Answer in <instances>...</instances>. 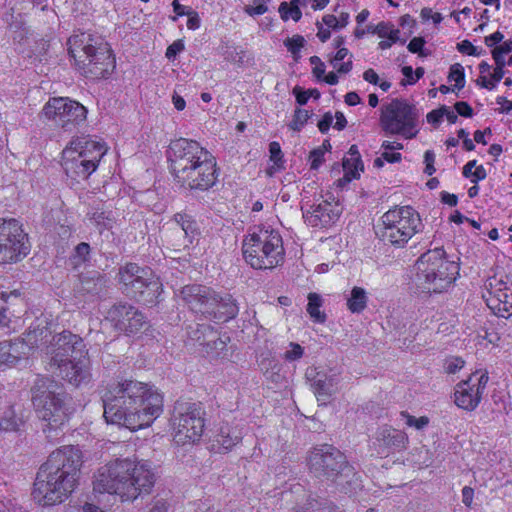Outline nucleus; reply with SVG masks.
Wrapping results in <instances>:
<instances>
[{
    "label": "nucleus",
    "instance_id": "9d476101",
    "mask_svg": "<svg viewBox=\"0 0 512 512\" xmlns=\"http://www.w3.org/2000/svg\"><path fill=\"white\" fill-rule=\"evenodd\" d=\"M118 275L126 294L137 302L149 307L159 303L163 284L151 268L130 262L119 269Z\"/></svg>",
    "mask_w": 512,
    "mask_h": 512
},
{
    "label": "nucleus",
    "instance_id": "a19ab883",
    "mask_svg": "<svg viewBox=\"0 0 512 512\" xmlns=\"http://www.w3.org/2000/svg\"><path fill=\"white\" fill-rule=\"evenodd\" d=\"M343 169L345 180L351 181L353 179H357L360 177V171H363V162L360 160L359 163H356V160L344 158Z\"/></svg>",
    "mask_w": 512,
    "mask_h": 512
},
{
    "label": "nucleus",
    "instance_id": "20e7f679",
    "mask_svg": "<svg viewBox=\"0 0 512 512\" xmlns=\"http://www.w3.org/2000/svg\"><path fill=\"white\" fill-rule=\"evenodd\" d=\"M156 481L151 466L136 459H116L99 468L93 481L94 491L109 493L132 502L142 494H149Z\"/></svg>",
    "mask_w": 512,
    "mask_h": 512
},
{
    "label": "nucleus",
    "instance_id": "c03bdc74",
    "mask_svg": "<svg viewBox=\"0 0 512 512\" xmlns=\"http://www.w3.org/2000/svg\"><path fill=\"white\" fill-rule=\"evenodd\" d=\"M402 160V154L400 152H391V150H384L379 157H377L373 165L377 168H382L387 163H399Z\"/></svg>",
    "mask_w": 512,
    "mask_h": 512
},
{
    "label": "nucleus",
    "instance_id": "774afa93",
    "mask_svg": "<svg viewBox=\"0 0 512 512\" xmlns=\"http://www.w3.org/2000/svg\"><path fill=\"white\" fill-rule=\"evenodd\" d=\"M363 79L370 84L377 85L379 76L374 69L368 68L363 72Z\"/></svg>",
    "mask_w": 512,
    "mask_h": 512
},
{
    "label": "nucleus",
    "instance_id": "b1692460",
    "mask_svg": "<svg viewBox=\"0 0 512 512\" xmlns=\"http://www.w3.org/2000/svg\"><path fill=\"white\" fill-rule=\"evenodd\" d=\"M58 368L63 378L76 387L90 381L91 373L88 352L80 353L79 356L66 360Z\"/></svg>",
    "mask_w": 512,
    "mask_h": 512
},
{
    "label": "nucleus",
    "instance_id": "a878e982",
    "mask_svg": "<svg viewBox=\"0 0 512 512\" xmlns=\"http://www.w3.org/2000/svg\"><path fill=\"white\" fill-rule=\"evenodd\" d=\"M183 300L193 309L207 316L205 308L215 301V290L201 284L185 285L181 290Z\"/></svg>",
    "mask_w": 512,
    "mask_h": 512
},
{
    "label": "nucleus",
    "instance_id": "aec40b11",
    "mask_svg": "<svg viewBox=\"0 0 512 512\" xmlns=\"http://www.w3.org/2000/svg\"><path fill=\"white\" fill-rule=\"evenodd\" d=\"M171 221L175 226L165 234L167 243L174 251L189 248L199 234L196 220L185 212H178L174 214Z\"/></svg>",
    "mask_w": 512,
    "mask_h": 512
},
{
    "label": "nucleus",
    "instance_id": "e2e57ef3",
    "mask_svg": "<svg viewBox=\"0 0 512 512\" xmlns=\"http://www.w3.org/2000/svg\"><path fill=\"white\" fill-rule=\"evenodd\" d=\"M443 111L444 110L442 109V106L438 109H433L432 111H430L426 116L427 122L432 125L439 124L442 118L444 117Z\"/></svg>",
    "mask_w": 512,
    "mask_h": 512
},
{
    "label": "nucleus",
    "instance_id": "052dcab7",
    "mask_svg": "<svg viewBox=\"0 0 512 512\" xmlns=\"http://www.w3.org/2000/svg\"><path fill=\"white\" fill-rule=\"evenodd\" d=\"M292 93L295 96L296 103L300 106L307 104L310 99L307 90H303L298 85L293 88Z\"/></svg>",
    "mask_w": 512,
    "mask_h": 512
},
{
    "label": "nucleus",
    "instance_id": "69168bd1",
    "mask_svg": "<svg viewBox=\"0 0 512 512\" xmlns=\"http://www.w3.org/2000/svg\"><path fill=\"white\" fill-rule=\"evenodd\" d=\"M491 52H494L496 54H499V55H506V54H509L510 52H512V40H506V41H502L501 44H499L498 46H495Z\"/></svg>",
    "mask_w": 512,
    "mask_h": 512
},
{
    "label": "nucleus",
    "instance_id": "2eb2a0df",
    "mask_svg": "<svg viewBox=\"0 0 512 512\" xmlns=\"http://www.w3.org/2000/svg\"><path fill=\"white\" fill-rule=\"evenodd\" d=\"M31 250L28 234L22 223L14 218H0V263H16Z\"/></svg>",
    "mask_w": 512,
    "mask_h": 512
},
{
    "label": "nucleus",
    "instance_id": "6e6d98bb",
    "mask_svg": "<svg viewBox=\"0 0 512 512\" xmlns=\"http://www.w3.org/2000/svg\"><path fill=\"white\" fill-rule=\"evenodd\" d=\"M456 113L462 117L470 118L473 116V108L468 102L459 101L454 105Z\"/></svg>",
    "mask_w": 512,
    "mask_h": 512
},
{
    "label": "nucleus",
    "instance_id": "393cba45",
    "mask_svg": "<svg viewBox=\"0 0 512 512\" xmlns=\"http://www.w3.org/2000/svg\"><path fill=\"white\" fill-rule=\"evenodd\" d=\"M121 315L128 316V322L120 321L121 324H119L120 331L124 332L126 335L137 334L145 325L144 315L132 305L118 304L110 308V317L113 320L119 321Z\"/></svg>",
    "mask_w": 512,
    "mask_h": 512
},
{
    "label": "nucleus",
    "instance_id": "0e129e2a",
    "mask_svg": "<svg viewBox=\"0 0 512 512\" xmlns=\"http://www.w3.org/2000/svg\"><path fill=\"white\" fill-rule=\"evenodd\" d=\"M188 15V20H187V28L189 30H196L200 27V24H201V21H200V17L198 15L197 12L195 11H189L187 13Z\"/></svg>",
    "mask_w": 512,
    "mask_h": 512
},
{
    "label": "nucleus",
    "instance_id": "3c124183",
    "mask_svg": "<svg viewBox=\"0 0 512 512\" xmlns=\"http://www.w3.org/2000/svg\"><path fill=\"white\" fill-rule=\"evenodd\" d=\"M426 41L423 37H413L407 45V49L410 53L418 54L419 56H425L423 52Z\"/></svg>",
    "mask_w": 512,
    "mask_h": 512
},
{
    "label": "nucleus",
    "instance_id": "72a5a7b5",
    "mask_svg": "<svg viewBox=\"0 0 512 512\" xmlns=\"http://www.w3.org/2000/svg\"><path fill=\"white\" fill-rule=\"evenodd\" d=\"M279 14L283 21L292 19L298 22L302 17V12L299 8V0H291L288 2H282L279 6Z\"/></svg>",
    "mask_w": 512,
    "mask_h": 512
},
{
    "label": "nucleus",
    "instance_id": "423d86ee",
    "mask_svg": "<svg viewBox=\"0 0 512 512\" xmlns=\"http://www.w3.org/2000/svg\"><path fill=\"white\" fill-rule=\"evenodd\" d=\"M108 152L107 144L90 135L74 136L62 150L61 166L71 184L89 179Z\"/></svg>",
    "mask_w": 512,
    "mask_h": 512
},
{
    "label": "nucleus",
    "instance_id": "37998d69",
    "mask_svg": "<svg viewBox=\"0 0 512 512\" xmlns=\"http://www.w3.org/2000/svg\"><path fill=\"white\" fill-rule=\"evenodd\" d=\"M259 366H260L263 374L268 379H271L272 381H276L274 374H276L277 377H279L278 372L280 370V365L274 358L262 359L259 363Z\"/></svg>",
    "mask_w": 512,
    "mask_h": 512
},
{
    "label": "nucleus",
    "instance_id": "338daca9",
    "mask_svg": "<svg viewBox=\"0 0 512 512\" xmlns=\"http://www.w3.org/2000/svg\"><path fill=\"white\" fill-rule=\"evenodd\" d=\"M388 436L394 440L393 444L397 446H404L407 441V437L402 431L392 430V434L389 433Z\"/></svg>",
    "mask_w": 512,
    "mask_h": 512
},
{
    "label": "nucleus",
    "instance_id": "c9c22d12",
    "mask_svg": "<svg viewBox=\"0 0 512 512\" xmlns=\"http://www.w3.org/2000/svg\"><path fill=\"white\" fill-rule=\"evenodd\" d=\"M23 421L16 417L12 406L8 407L0 418V431H18Z\"/></svg>",
    "mask_w": 512,
    "mask_h": 512
},
{
    "label": "nucleus",
    "instance_id": "c85d7f7f",
    "mask_svg": "<svg viewBox=\"0 0 512 512\" xmlns=\"http://www.w3.org/2000/svg\"><path fill=\"white\" fill-rule=\"evenodd\" d=\"M87 217L100 233L104 230L112 229L115 222L112 211L100 207L92 208V210L87 213Z\"/></svg>",
    "mask_w": 512,
    "mask_h": 512
},
{
    "label": "nucleus",
    "instance_id": "79ce46f5",
    "mask_svg": "<svg viewBox=\"0 0 512 512\" xmlns=\"http://www.w3.org/2000/svg\"><path fill=\"white\" fill-rule=\"evenodd\" d=\"M310 118L308 110L302 108H296L292 116V120L288 124L289 128L293 131L299 132L306 125Z\"/></svg>",
    "mask_w": 512,
    "mask_h": 512
},
{
    "label": "nucleus",
    "instance_id": "4468645a",
    "mask_svg": "<svg viewBox=\"0 0 512 512\" xmlns=\"http://www.w3.org/2000/svg\"><path fill=\"white\" fill-rule=\"evenodd\" d=\"M174 441L178 445H196L205 428V412L200 403H178L175 407Z\"/></svg>",
    "mask_w": 512,
    "mask_h": 512
},
{
    "label": "nucleus",
    "instance_id": "a18cd8bd",
    "mask_svg": "<svg viewBox=\"0 0 512 512\" xmlns=\"http://www.w3.org/2000/svg\"><path fill=\"white\" fill-rule=\"evenodd\" d=\"M462 175L465 178L470 179L473 184H477L478 182L486 179L487 172L483 165H478L475 170H472L464 165L462 169Z\"/></svg>",
    "mask_w": 512,
    "mask_h": 512
},
{
    "label": "nucleus",
    "instance_id": "9b49d317",
    "mask_svg": "<svg viewBox=\"0 0 512 512\" xmlns=\"http://www.w3.org/2000/svg\"><path fill=\"white\" fill-rule=\"evenodd\" d=\"M40 118L66 133L79 130L87 121L88 110L80 102L70 97H50L44 104Z\"/></svg>",
    "mask_w": 512,
    "mask_h": 512
},
{
    "label": "nucleus",
    "instance_id": "cd10ccee",
    "mask_svg": "<svg viewBox=\"0 0 512 512\" xmlns=\"http://www.w3.org/2000/svg\"><path fill=\"white\" fill-rule=\"evenodd\" d=\"M376 30V35L381 38L378 42V49L381 51L390 49L396 43L401 45L406 43V40L400 37V29L396 28L392 22L381 21L377 24Z\"/></svg>",
    "mask_w": 512,
    "mask_h": 512
},
{
    "label": "nucleus",
    "instance_id": "4d7b16f0",
    "mask_svg": "<svg viewBox=\"0 0 512 512\" xmlns=\"http://www.w3.org/2000/svg\"><path fill=\"white\" fill-rule=\"evenodd\" d=\"M333 123V116L331 112H326L318 121L317 127L322 134H326Z\"/></svg>",
    "mask_w": 512,
    "mask_h": 512
},
{
    "label": "nucleus",
    "instance_id": "09e8293b",
    "mask_svg": "<svg viewBox=\"0 0 512 512\" xmlns=\"http://www.w3.org/2000/svg\"><path fill=\"white\" fill-rule=\"evenodd\" d=\"M456 48L460 53L468 56L479 57L484 52L482 49L479 50L478 47L473 45L472 42L467 39L457 43Z\"/></svg>",
    "mask_w": 512,
    "mask_h": 512
},
{
    "label": "nucleus",
    "instance_id": "de8ad7c7",
    "mask_svg": "<svg viewBox=\"0 0 512 512\" xmlns=\"http://www.w3.org/2000/svg\"><path fill=\"white\" fill-rule=\"evenodd\" d=\"M401 416L405 419L407 426L414 427L418 430L423 429L429 424V418L427 416H420L417 418L406 411L401 412Z\"/></svg>",
    "mask_w": 512,
    "mask_h": 512
},
{
    "label": "nucleus",
    "instance_id": "412c9836",
    "mask_svg": "<svg viewBox=\"0 0 512 512\" xmlns=\"http://www.w3.org/2000/svg\"><path fill=\"white\" fill-rule=\"evenodd\" d=\"M88 352L83 339L71 331H63L53 337L50 347L51 365L61 367L63 362Z\"/></svg>",
    "mask_w": 512,
    "mask_h": 512
},
{
    "label": "nucleus",
    "instance_id": "f03ea898",
    "mask_svg": "<svg viewBox=\"0 0 512 512\" xmlns=\"http://www.w3.org/2000/svg\"><path fill=\"white\" fill-rule=\"evenodd\" d=\"M166 157L169 172L180 188L206 192L219 181L216 157L196 140L182 137L172 140Z\"/></svg>",
    "mask_w": 512,
    "mask_h": 512
},
{
    "label": "nucleus",
    "instance_id": "5fc2aeb1",
    "mask_svg": "<svg viewBox=\"0 0 512 512\" xmlns=\"http://www.w3.org/2000/svg\"><path fill=\"white\" fill-rule=\"evenodd\" d=\"M311 169H318L324 162V150L321 148L314 149L309 155Z\"/></svg>",
    "mask_w": 512,
    "mask_h": 512
},
{
    "label": "nucleus",
    "instance_id": "5701e85b",
    "mask_svg": "<svg viewBox=\"0 0 512 512\" xmlns=\"http://www.w3.org/2000/svg\"><path fill=\"white\" fill-rule=\"evenodd\" d=\"M195 333L197 342L203 346L209 356L216 359L228 357V343L230 342L228 335H218L217 331L208 324L198 325Z\"/></svg>",
    "mask_w": 512,
    "mask_h": 512
},
{
    "label": "nucleus",
    "instance_id": "4be33fe9",
    "mask_svg": "<svg viewBox=\"0 0 512 512\" xmlns=\"http://www.w3.org/2000/svg\"><path fill=\"white\" fill-rule=\"evenodd\" d=\"M341 212L340 204L334 199L321 200L304 210L303 218L305 223L313 228H326L339 219Z\"/></svg>",
    "mask_w": 512,
    "mask_h": 512
},
{
    "label": "nucleus",
    "instance_id": "39448f33",
    "mask_svg": "<svg viewBox=\"0 0 512 512\" xmlns=\"http://www.w3.org/2000/svg\"><path fill=\"white\" fill-rule=\"evenodd\" d=\"M67 51L74 69L86 79L106 80L116 69L115 53L99 35L74 33L67 40Z\"/></svg>",
    "mask_w": 512,
    "mask_h": 512
},
{
    "label": "nucleus",
    "instance_id": "6ab92c4d",
    "mask_svg": "<svg viewBox=\"0 0 512 512\" xmlns=\"http://www.w3.org/2000/svg\"><path fill=\"white\" fill-rule=\"evenodd\" d=\"M483 299L496 316L505 319L512 316V283L496 276L488 278Z\"/></svg>",
    "mask_w": 512,
    "mask_h": 512
},
{
    "label": "nucleus",
    "instance_id": "c756f323",
    "mask_svg": "<svg viewBox=\"0 0 512 512\" xmlns=\"http://www.w3.org/2000/svg\"><path fill=\"white\" fill-rule=\"evenodd\" d=\"M269 161L272 162V164L265 170L268 177H273L276 173L285 170L286 161L280 143L277 141L269 143Z\"/></svg>",
    "mask_w": 512,
    "mask_h": 512
},
{
    "label": "nucleus",
    "instance_id": "2f4dec72",
    "mask_svg": "<svg viewBox=\"0 0 512 512\" xmlns=\"http://www.w3.org/2000/svg\"><path fill=\"white\" fill-rule=\"evenodd\" d=\"M368 303V296L364 288L355 286L352 288L350 297L347 299V309L351 313H362Z\"/></svg>",
    "mask_w": 512,
    "mask_h": 512
},
{
    "label": "nucleus",
    "instance_id": "ea45409f",
    "mask_svg": "<svg viewBox=\"0 0 512 512\" xmlns=\"http://www.w3.org/2000/svg\"><path fill=\"white\" fill-rule=\"evenodd\" d=\"M284 45L292 54L295 61L300 58L301 49L305 46V39L302 35L296 34L284 40Z\"/></svg>",
    "mask_w": 512,
    "mask_h": 512
},
{
    "label": "nucleus",
    "instance_id": "49530a36",
    "mask_svg": "<svg viewBox=\"0 0 512 512\" xmlns=\"http://www.w3.org/2000/svg\"><path fill=\"white\" fill-rule=\"evenodd\" d=\"M289 349L284 352L282 358L287 362H294L300 360L304 356V347L299 343L290 342Z\"/></svg>",
    "mask_w": 512,
    "mask_h": 512
},
{
    "label": "nucleus",
    "instance_id": "0eeeda50",
    "mask_svg": "<svg viewBox=\"0 0 512 512\" xmlns=\"http://www.w3.org/2000/svg\"><path fill=\"white\" fill-rule=\"evenodd\" d=\"M422 229L421 216L413 206L395 205L379 217L375 235L385 245L403 249Z\"/></svg>",
    "mask_w": 512,
    "mask_h": 512
},
{
    "label": "nucleus",
    "instance_id": "8fccbe9b",
    "mask_svg": "<svg viewBox=\"0 0 512 512\" xmlns=\"http://www.w3.org/2000/svg\"><path fill=\"white\" fill-rule=\"evenodd\" d=\"M465 361L461 357H450L445 360L444 371L447 374H455L464 367Z\"/></svg>",
    "mask_w": 512,
    "mask_h": 512
},
{
    "label": "nucleus",
    "instance_id": "473e14b6",
    "mask_svg": "<svg viewBox=\"0 0 512 512\" xmlns=\"http://www.w3.org/2000/svg\"><path fill=\"white\" fill-rule=\"evenodd\" d=\"M322 307V299L317 293L311 292L308 294L307 313L311 319L316 323H324L326 314L320 310Z\"/></svg>",
    "mask_w": 512,
    "mask_h": 512
},
{
    "label": "nucleus",
    "instance_id": "4c0bfd02",
    "mask_svg": "<svg viewBox=\"0 0 512 512\" xmlns=\"http://www.w3.org/2000/svg\"><path fill=\"white\" fill-rule=\"evenodd\" d=\"M89 255L90 245L86 242H81L75 247L74 252L69 259L70 264L74 269H78L83 264L88 262Z\"/></svg>",
    "mask_w": 512,
    "mask_h": 512
},
{
    "label": "nucleus",
    "instance_id": "58836bf2",
    "mask_svg": "<svg viewBox=\"0 0 512 512\" xmlns=\"http://www.w3.org/2000/svg\"><path fill=\"white\" fill-rule=\"evenodd\" d=\"M448 81L454 82V88L456 90H461L464 88L466 80H465V70L464 67L460 63H455L451 65Z\"/></svg>",
    "mask_w": 512,
    "mask_h": 512
},
{
    "label": "nucleus",
    "instance_id": "6e6552de",
    "mask_svg": "<svg viewBox=\"0 0 512 512\" xmlns=\"http://www.w3.org/2000/svg\"><path fill=\"white\" fill-rule=\"evenodd\" d=\"M242 254L253 269H274L285 260L282 236L275 229L259 226L244 237Z\"/></svg>",
    "mask_w": 512,
    "mask_h": 512
},
{
    "label": "nucleus",
    "instance_id": "f3484780",
    "mask_svg": "<svg viewBox=\"0 0 512 512\" xmlns=\"http://www.w3.org/2000/svg\"><path fill=\"white\" fill-rule=\"evenodd\" d=\"M32 401L38 417L46 422L44 433L57 431L68 421V409L54 392H35Z\"/></svg>",
    "mask_w": 512,
    "mask_h": 512
},
{
    "label": "nucleus",
    "instance_id": "603ef678",
    "mask_svg": "<svg viewBox=\"0 0 512 512\" xmlns=\"http://www.w3.org/2000/svg\"><path fill=\"white\" fill-rule=\"evenodd\" d=\"M435 153L432 150H426L424 153V173L428 176H432L436 172L435 168Z\"/></svg>",
    "mask_w": 512,
    "mask_h": 512
},
{
    "label": "nucleus",
    "instance_id": "f8f14e48",
    "mask_svg": "<svg viewBox=\"0 0 512 512\" xmlns=\"http://www.w3.org/2000/svg\"><path fill=\"white\" fill-rule=\"evenodd\" d=\"M308 465L310 472L318 478H326L342 487L356 485L357 474L341 450H313Z\"/></svg>",
    "mask_w": 512,
    "mask_h": 512
},
{
    "label": "nucleus",
    "instance_id": "680f3d73",
    "mask_svg": "<svg viewBox=\"0 0 512 512\" xmlns=\"http://www.w3.org/2000/svg\"><path fill=\"white\" fill-rule=\"evenodd\" d=\"M244 11L249 16H259L263 15L268 11V7L265 3H260L258 5H248L244 8Z\"/></svg>",
    "mask_w": 512,
    "mask_h": 512
},
{
    "label": "nucleus",
    "instance_id": "e433bc0d",
    "mask_svg": "<svg viewBox=\"0 0 512 512\" xmlns=\"http://www.w3.org/2000/svg\"><path fill=\"white\" fill-rule=\"evenodd\" d=\"M348 54L349 50L347 48H340L337 50L335 55L330 58V63L337 70V73L347 74L352 70L353 62L351 57L348 59V61L339 64V62L343 61L348 56Z\"/></svg>",
    "mask_w": 512,
    "mask_h": 512
},
{
    "label": "nucleus",
    "instance_id": "f704fd0d",
    "mask_svg": "<svg viewBox=\"0 0 512 512\" xmlns=\"http://www.w3.org/2000/svg\"><path fill=\"white\" fill-rule=\"evenodd\" d=\"M505 69L494 67L493 72L488 76H478L476 85L486 90H494L498 83L503 79Z\"/></svg>",
    "mask_w": 512,
    "mask_h": 512
},
{
    "label": "nucleus",
    "instance_id": "ddd939ff",
    "mask_svg": "<svg viewBox=\"0 0 512 512\" xmlns=\"http://www.w3.org/2000/svg\"><path fill=\"white\" fill-rule=\"evenodd\" d=\"M419 112L405 99L395 98L381 108L380 126L386 135L413 139L419 133Z\"/></svg>",
    "mask_w": 512,
    "mask_h": 512
},
{
    "label": "nucleus",
    "instance_id": "dca6fc26",
    "mask_svg": "<svg viewBox=\"0 0 512 512\" xmlns=\"http://www.w3.org/2000/svg\"><path fill=\"white\" fill-rule=\"evenodd\" d=\"M47 336V329H36L29 327L23 338L4 340L0 342V368L13 367L21 359L28 357L30 352L37 348L44 337Z\"/></svg>",
    "mask_w": 512,
    "mask_h": 512
},
{
    "label": "nucleus",
    "instance_id": "bb28decb",
    "mask_svg": "<svg viewBox=\"0 0 512 512\" xmlns=\"http://www.w3.org/2000/svg\"><path fill=\"white\" fill-rule=\"evenodd\" d=\"M215 298V301H211L210 306L205 308L207 317L216 322L225 323L237 316L239 308L232 295L222 296L215 291Z\"/></svg>",
    "mask_w": 512,
    "mask_h": 512
},
{
    "label": "nucleus",
    "instance_id": "a211bd4d",
    "mask_svg": "<svg viewBox=\"0 0 512 512\" xmlns=\"http://www.w3.org/2000/svg\"><path fill=\"white\" fill-rule=\"evenodd\" d=\"M489 381L488 373L476 371L466 380L460 381L454 389L455 405L467 412L476 410L482 401Z\"/></svg>",
    "mask_w": 512,
    "mask_h": 512
},
{
    "label": "nucleus",
    "instance_id": "bf43d9fd",
    "mask_svg": "<svg viewBox=\"0 0 512 512\" xmlns=\"http://www.w3.org/2000/svg\"><path fill=\"white\" fill-rule=\"evenodd\" d=\"M504 39V34L500 32L499 30L495 31L494 33L485 36L484 43L487 47H495L498 46Z\"/></svg>",
    "mask_w": 512,
    "mask_h": 512
},
{
    "label": "nucleus",
    "instance_id": "7c9ffc66",
    "mask_svg": "<svg viewBox=\"0 0 512 512\" xmlns=\"http://www.w3.org/2000/svg\"><path fill=\"white\" fill-rule=\"evenodd\" d=\"M218 443L221 448H234L242 440V432L238 427L224 424L220 428Z\"/></svg>",
    "mask_w": 512,
    "mask_h": 512
},
{
    "label": "nucleus",
    "instance_id": "13d9d810",
    "mask_svg": "<svg viewBox=\"0 0 512 512\" xmlns=\"http://www.w3.org/2000/svg\"><path fill=\"white\" fill-rule=\"evenodd\" d=\"M296 512H331V508L322 506L317 500H311L305 509H297Z\"/></svg>",
    "mask_w": 512,
    "mask_h": 512
},
{
    "label": "nucleus",
    "instance_id": "1a4fd4ad",
    "mask_svg": "<svg viewBox=\"0 0 512 512\" xmlns=\"http://www.w3.org/2000/svg\"><path fill=\"white\" fill-rule=\"evenodd\" d=\"M417 279L427 293L447 291L459 276L457 262L449 260L443 247L430 249L417 260Z\"/></svg>",
    "mask_w": 512,
    "mask_h": 512
},
{
    "label": "nucleus",
    "instance_id": "f257e3e1",
    "mask_svg": "<svg viewBox=\"0 0 512 512\" xmlns=\"http://www.w3.org/2000/svg\"><path fill=\"white\" fill-rule=\"evenodd\" d=\"M108 423L131 431L149 427L163 412L164 397L154 386L134 379H116L101 390Z\"/></svg>",
    "mask_w": 512,
    "mask_h": 512
},
{
    "label": "nucleus",
    "instance_id": "7ed1b4c3",
    "mask_svg": "<svg viewBox=\"0 0 512 512\" xmlns=\"http://www.w3.org/2000/svg\"><path fill=\"white\" fill-rule=\"evenodd\" d=\"M82 464V450H53L37 471L33 500L42 507L65 502L79 484Z\"/></svg>",
    "mask_w": 512,
    "mask_h": 512
},
{
    "label": "nucleus",
    "instance_id": "864d4df0",
    "mask_svg": "<svg viewBox=\"0 0 512 512\" xmlns=\"http://www.w3.org/2000/svg\"><path fill=\"white\" fill-rule=\"evenodd\" d=\"M185 49V45L182 39H178L170 44L165 52V56L168 59L175 58L179 53Z\"/></svg>",
    "mask_w": 512,
    "mask_h": 512
}]
</instances>
